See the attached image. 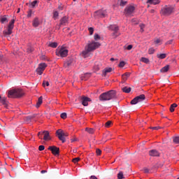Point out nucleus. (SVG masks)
Segmentation results:
<instances>
[{
    "label": "nucleus",
    "mask_w": 179,
    "mask_h": 179,
    "mask_svg": "<svg viewBox=\"0 0 179 179\" xmlns=\"http://www.w3.org/2000/svg\"><path fill=\"white\" fill-rule=\"evenodd\" d=\"M140 28H141V31L143 32V29H145V24H140Z\"/></svg>",
    "instance_id": "obj_54"
},
{
    "label": "nucleus",
    "mask_w": 179,
    "mask_h": 179,
    "mask_svg": "<svg viewBox=\"0 0 179 179\" xmlns=\"http://www.w3.org/2000/svg\"><path fill=\"white\" fill-rule=\"evenodd\" d=\"M108 29L109 30H113V31H118L119 30L118 26L115 24L110 25L109 27H108Z\"/></svg>",
    "instance_id": "obj_20"
},
{
    "label": "nucleus",
    "mask_w": 179,
    "mask_h": 179,
    "mask_svg": "<svg viewBox=\"0 0 179 179\" xmlns=\"http://www.w3.org/2000/svg\"><path fill=\"white\" fill-rule=\"evenodd\" d=\"M94 38L96 41H97V40H100L101 37L99 35V34H95L94 35Z\"/></svg>",
    "instance_id": "obj_40"
},
{
    "label": "nucleus",
    "mask_w": 179,
    "mask_h": 179,
    "mask_svg": "<svg viewBox=\"0 0 179 179\" xmlns=\"http://www.w3.org/2000/svg\"><path fill=\"white\" fill-rule=\"evenodd\" d=\"M176 107H177V103L171 104L169 108L171 113H174V108H176Z\"/></svg>",
    "instance_id": "obj_32"
},
{
    "label": "nucleus",
    "mask_w": 179,
    "mask_h": 179,
    "mask_svg": "<svg viewBox=\"0 0 179 179\" xmlns=\"http://www.w3.org/2000/svg\"><path fill=\"white\" fill-rule=\"evenodd\" d=\"M143 171H144V173H145V174L149 173L150 171L149 169L148 168H143Z\"/></svg>",
    "instance_id": "obj_55"
},
{
    "label": "nucleus",
    "mask_w": 179,
    "mask_h": 179,
    "mask_svg": "<svg viewBox=\"0 0 179 179\" xmlns=\"http://www.w3.org/2000/svg\"><path fill=\"white\" fill-rule=\"evenodd\" d=\"M24 94L23 90L20 89H15L8 91V97L10 99H17V97H22Z\"/></svg>",
    "instance_id": "obj_3"
},
{
    "label": "nucleus",
    "mask_w": 179,
    "mask_h": 179,
    "mask_svg": "<svg viewBox=\"0 0 179 179\" xmlns=\"http://www.w3.org/2000/svg\"><path fill=\"white\" fill-rule=\"evenodd\" d=\"M79 160H80V158L76 157V158H73L72 162H73V163H78V162H79Z\"/></svg>",
    "instance_id": "obj_49"
},
{
    "label": "nucleus",
    "mask_w": 179,
    "mask_h": 179,
    "mask_svg": "<svg viewBox=\"0 0 179 179\" xmlns=\"http://www.w3.org/2000/svg\"><path fill=\"white\" fill-rule=\"evenodd\" d=\"M48 46L52 47V48H57V47H58V43H57L56 42L50 43L48 44Z\"/></svg>",
    "instance_id": "obj_31"
},
{
    "label": "nucleus",
    "mask_w": 179,
    "mask_h": 179,
    "mask_svg": "<svg viewBox=\"0 0 179 179\" xmlns=\"http://www.w3.org/2000/svg\"><path fill=\"white\" fill-rule=\"evenodd\" d=\"M112 71H113L112 68H106L103 70V76H106V75H107L108 73H110V72H112Z\"/></svg>",
    "instance_id": "obj_24"
},
{
    "label": "nucleus",
    "mask_w": 179,
    "mask_h": 179,
    "mask_svg": "<svg viewBox=\"0 0 179 179\" xmlns=\"http://www.w3.org/2000/svg\"><path fill=\"white\" fill-rule=\"evenodd\" d=\"M89 78H90V73H86L81 76V80H86L87 79H89Z\"/></svg>",
    "instance_id": "obj_26"
},
{
    "label": "nucleus",
    "mask_w": 179,
    "mask_h": 179,
    "mask_svg": "<svg viewBox=\"0 0 179 179\" xmlns=\"http://www.w3.org/2000/svg\"><path fill=\"white\" fill-rule=\"evenodd\" d=\"M148 54H150V55L155 54V48H150L148 50Z\"/></svg>",
    "instance_id": "obj_41"
},
{
    "label": "nucleus",
    "mask_w": 179,
    "mask_h": 179,
    "mask_svg": "<svg viewBox=\"0 0 179 179\" xmlns=\"http://www.w3.org/2000/svg\"><path fill=\"white\" fill-rule=\"evenodd\" d=\"M154 43H155V44H160V43H162V40H160V39H159V38L155 39V40L154 41Z\"/></svg>",
    "instance_id": "obj_51"
},
{
    "label": "nucleus",
    "mask_w": 179,
    "mask_h": 179,
    "mask_svg": "<svg viewBox=\"0 0 179 179\" xmlns=\"http://www.w3.org/2000/svg\"><path fill=\"white\" fill-rule=\"evenodd\" d=\"M45 68H47V64L45 63L40 64L36 69V73H38V75H43V72H44Z\"/></svg>",
    "instance_id": "obj_8"
},
{
    "label": "nucleus",
    "mask_w": 179,
    "mask_h": 179,
    "mask_svg": "<svg viewBox=\"0 0 179 179\" xmlns=\"http://www.w3.org/2000/svg\"><path fill=\"white\" fill-rule=\"evenodd\" d=\"M120 5V6H125V5H127V1H125L124 0H121Z\"/></svg>",
    "instance_id": "obj_44"
},
{
    "label": "nucleus",
    "mask_w": 179,
    "mask_h": 179,
    "mask_svg": "<svg viewBox=\"0 0 179 179\" xmlns=\"http://www.w3.org/2000/svg\"><path fill=\"white\" fill-rule=\"evenodd\" d=\"M96 153L97 156H100V155H101V150L97 148L96 150Z\"/></svg>",
    "instance_id": "obj_50"
},
{
    "label": "nucleus",
    "mask_w": 179,
    "mask_h": 179,
    "mask_svg": "<svg viewBox=\"0 0 179 179\" xmlns=\"http://www.w3.org/2000/svg\"><path fill=\"white\" fill-rule=\"evenodd\" d=\"M134 13H135V6L130 5L124 8V15L126 16H134Z\"/></svg>",
    "instance_id": "obj_5"
},
{
    "label": "nucleus",
    "mask_w": 179,
    "mask_h": 179,
    "mask_svg": "<svg viewBox=\"0 0 179 179\" xmlns=\"http://www.w3.org/2000/svg\"><path fill=\"white\" fill-rule=\"evenodd\" d=\"M149 155L152 157H159V156H160V152L157 150H151L149 151Z\"/></svg>",
    "instance_id": "obj_13"
},
{
    "label": "nucleus",
    "mask_w": 179,
    "mask_h": 179,
    "mask_svg": "<svg viewBox=\"0 0 179 179\" xmlns=\"http://www.w3.org/2000/svg\"><path fill=\"white\" fill-rule=\"evenodd\" d=\"M57 9L58 10H64V6L62 3L59 4Z\"/></svg>",
    "instance_id": "obj_47"
},
{
    "label": "nucleus",
    "mask_w": 179,
    "mask_h": 179,
    "mask_svg": "<svg viewBox=\"0 0 179 179\" xmlns=\"http://www.w3.org/2000/svg\"><path fill=\"white\" fill-rule=\"evenodd\" d=\"M124 93H131V88L129 87H124L122 88Z\"/></svg>",
    "instance_id": "obj_23"
},
{
    "label": "nucleus",
    "mask_w": 179,
    "mask_h": 179,
    "mask_svg": "<svg viewBox=\"0 0 179 179\" xmlns=\"http://www.w3.org/2000/svg\"><path fill=\"white\" fill-rule=\"evenodd\" d=\"M157 57L159 59H164V58H166L167 57V54L162 53V54H160V55H157Z\"/></svg>",
    "instance_id": "obj_29"
},
{
    "label": "nucleus",
    "mask_w": 179,
    "mask_h": 179,
    "mask_svg": "<svg viewBox=\"0 0 179 179\" xmlns=\"http://www.w3.org/2000/svg\"><path fill=\"white\" fill-rule=\"evenodd\" d=\"M41 174H44V173H47V170H43L41 171Z\"/></svg>",
    "instance_id": "obj_61"
},
{
    "label": "nucleus",
    "mask_w": 179,
    "mask_h": 179,
    "mask_svg": "<svg viewBox=\"0 0 179 179\" xmlns=\"http://www.w3.org/2000/svg\"><path fill=\"white\" fill-rule=\"evenodd\" d=\"M26 120H27V121H30L31 120V117L27 116V117H26Z\"/></svg>",
    "instance_id": "obj_59"
},
{
    "label": "nucleus",
    "mask_w": 179,
    "mask_h": 179,
    "mask_svg": "<svg viewBox=\"0 0 179 179\" xmlns=\"http://www.w3.org/2000/svg\"><path fill=\"white\" fill-rule=\"evenodd\" d=\"M85 131L88 132V134H94V129H92V128H86Z\"/></svg>",
    "instance_id": "obj_33"
},
{
    "label": "nucleus",
    "mask_w": 179,
    "mask_h": 179,
    "mask_svg": "<svg viewBox=\"0 0 179 179\" xmlns=\"http://www.w3.org/2000/svg\"><path fill=\"white\" fill-rule=\"evenodd\" d=\"M73 62H75L73 58H69L64 64V68H69V66H72V65H73Z\"/></svg>",
    "instance_id": "obj_12"
},
{
    "label": "nucleus",
    "mask_w": 179,
    "mask_h": 179,
    "mask_svg": "<svg viewBox=\"0 0 179 179\" xmlns=\"http://www.w3.org/2000/svg\"><path fill=\"white\" fill-rule=\"evenodd\" d=\"M58 57H62V58H64L68 55V50L65 48H61L58 52H56Z\"/></svg>",
    "instance_id": "obj_11"
},
{
    "label": "nucleus",
    "mask_w": 179,
    "mask_h": 179,
    "mask_svg": "<svg viewBox=\"0 0 179 179\" xmlns=\"http://www.w3.org/2000/svg\"><path fill=\"white\" fill-rule=\"evenodd\" d=\"M111 124H112V122H111V121H108V122H106L105 127H106V128H108V127H110V126L111 125Z\"/></svg>",
    "instance_id": "obj_45"
},
{
    "label": "nucleus",
    "mask_w": 179,
    "mask_h": 179,
    "mask_svg": "<svg viewBox=\"0 0 179 179\" xmlns=\"http://www.w3.org/2000/svg\"><path fill=\"white\" fill-rule=\"evenodd\" d=\"M13 27H15V20H11V21L9 22L8 29V30H13Z\"/></svg>",
    "instance_id": "obj_21"
},
{
    "label": "nucleus",
    "mask_w": 179,
    "mask_h": 179,
    "mask_svg": "<svg viewBox=\"0 0 179 179\" xmlns=\"http://www.w3.org/2000/svg\"><path fill=\"white\" fill-rule=\"evenodd\" d=\"M45 149V147H44V145H40L38 147V150H40V152L44 150Z\"/></svg>",
    "instance_id": "obj_52"
},
{
    "label": "nucleus",
    "mask_w": 179,
    "mask_h": 179,
    "mask_svg": "<svg viewBox=\"0 0 179 179\" xmlns=\"http://www.w3.org/2000/svg\"><path fill=\"white\" fill-rule=\"evenodd\" d=\"M169 69H170V66L169 65H166L164 67H163L162 69H161L160 72H162L163 73L168 72Z\"/></svg>",
    "instance_id": "obj_25"
},
{
    "label": "nucleus",
    "mask_w": 179,
    "mask_h": 179,
    "mask_svg": "<svg viewBox=\"0 0 179 179\" xmlns=\"http://www.w3.org/2000/svg\"><path fill=\"white\" fill-rule=\"evenodd\" d=\"M3 34H4L5 36H10V34H12V30L8 29L7 31H3Z\"/></svg>",
    "instance_id": "obj_34"
},
{
    "label": "nucleus",
    "mask_w": 179,
    "mask_h": 179,
    "mask_svg": "<svg viewBox=\"0 0 179 179\" xmlns=\"http://www.w3.org/2000/svg\"><path fill=\"white\" fill-rule=\"evenodd\" d=\"M117 98V92L115 90H110L106 92L102 93L99 96L100 101H108L113 100V99Z\"/></svg>",
    "instance_id": "obj_2"
},
{
    "label": "nucleus",
    "mask_w": 179,
    "mask_h": 179,
    "mask_svg": "<svg viewBox=\"0 0 179 179\" xmlns=\"http://www.w3.org/2000/svg\"><path fill=\"white\" fill-rule=\"evenodd\" d=\"M0 22H1L2 24L8 23V18L6 17V15H4L0 18Z\"/></svg>",
    "instance_id": "obj_30"
},
{
    "label": "nucleus",
    "mask_w": 179,
    "mask_h": 179,
    "mask_svg": "<svg viewBox=\"0 0 179 179\" xmlns=\"http://www.w3.org/2000/svg\"><path fill=\"white\" fill-rule=\"evenodd\" d=\"M48 150H50L54 156H58L59 155V148L55 145L48 147Z\"/></svg>",
    "instance_id": "obj_10"
},
{
    "label": "nucleus",
    "mask_w": 179,
    "mask_h": 179,
    "mask_svg": "<svg viewBox=\"0 0 179 179\" xmlns=\"http://www.w3.org/2000/svg\"><path fill=\"white\" fill-rule=\"evenodd\" d=\"M173 142H174V143H179V136L173 137Z\"/></svg>",
    "instance_id": "obj_39"
},
{
    "label": "nucleus",
    "mask_w": 179,
    "mask_h": 179,
    "mask_svg": "<svg viewBox=\"0 0 179 179\" xmlns=\"http://www.w3.org/2000/svg\"><path fill=\"white\" fill-rule=\"evenodd\" d=\"M120 68H124L125 66V62H120L119 64Z\"/></svg>",
    "instance_id": "obj_48"
},
{
    "label": "nucleus",
    "mask_w": 179,
    "mask_h": 179,
    "mask_svg": "<svg viewBox=\"0 0 179 179\" xmlns=\"http://www.w3.org/2000/svg\"><path fill=\"white\" fill-rule=\"evenodd\" d=\"M151 129H155V130H158L160 129V127H151Z\"/></svg>",
    "instance_id": "obj_58"
},
{
    "label": "nucleus",
    "mask_w": 179,
    "mask_h": 179,
    "mask_svg": "<svg viewBox=\"0 0 179 179\" xmlns=\"http://www.w3.org/2000/svg\"><path fill=\"white\" fill-rule=\"evenodd\" d=\"M147 3H150V5H159L160 3L159 0H148Z\"/></svg>",
    "instance_id": "obj_19"
},
{
    "label": "nucleus",
    "mask_w": 179,
    "mask_h": 179,
    "mask_svg": "<svg viewBox=\"0 0 179 179\" xmlns=\"http://www.w3.org/2000/svg\"><path fill=\"white\" fill-rule=\"evenodd\" d=\"M58 16H59V13H58V11L57 10L53 11L52 17L55 20H57V19H58Z\"/></svg>",
    "instance_id": "obj_28"
},
{
    "label": "nucleus",
    "mask_w": 179,
    "mask_h": 179,
    "mask_svg": "<svg viewBox=\"0 0 179 179\" xmlns=\"http://www.w3.org/2000/svg\"><path fill=\"white\" fill-rule=\"evenodd\" d=\"M43 131H39L38 133V138H39V139H43V136H41V135H43Z\"/></svg>",
    "instance_id": "obj_53"
},
{
    "label": "nucleus",
    "mask_w": 179,
    "mask_h": 179,
    "mask_svg": "<svg viewBox=\"0 0 179 179\" xmlns=\"http://www.w3.org/2000/svg\"><path fill=\"white\" fill-rule=\"evenodd\" d=\"M132 45H129L127 47V50H128L129 51L132 50Z\"/></svg>",
    "instance_id": "obj_57"
},
{
    "label": "nucleus",
    "mask_w": 179,
    "mask_h": 179,
    "mask_svg": "<svg viewBox=\"0 0 179 179\" xmlns=\"http://www.w3.org/2000/svg\"><path fill=\"white\" fill-rule=\"evenodd\" d=\"M60 117L61 118H62L63 120H65L67 117V115H66V113H62L61 115H60Z\"/></svg>",
    "instance_id": "obj_42"
},
{
    "label": "nucleus",
    "mask_w": 179,
    "mask_h": 179,
    "mask_svg": "<svg viewBox=\"0 0 179 179\" xmlns=\"http://www.w3.org/2000/svg\"><path fill=\"white\" fill-rule=\"evenodd\" d=\"M173 10H174V7L171 6H165L162 9V15H171Z\"/></svg>",
    "instance_id": "obj_6"
},
{
    "label": "nucleus",
    "mask_w": 179,
    "mask_h": 179,
    "mask_svg": "<svg viewBox=\"0 0 179 179\" xmlns=\"http://www.w3.org/2000/svg\"><path fill=\"white\" fill-rule=\"evenodd\" d=\"M37 3H38V1H37V0H34V1H32L31 3V8H35L36 5H37Z\"/></svg>",
    "instance_id": "obj_38"
},
{
    "label": "nucleus",
    "mask_w": 179,
    "mask_h": 179,
    "mask_svg": "<svg viewBox=\"0 0 179 179\" xmlns=\"http://www.w3.org/2000/svg\"><path fill=\"white\" fill-rule=\"evenodd\" d=\"M95 66H96V69H100V67H101L100 63L96 62L95 63Z\"/></svg>",
    "instance_id": "obj_56"
},
{
    "label": "nucleus",
    "mask_w": 179,
    "mask_h": 179,
    "mask_svg": "<svg viewBox=\"0 0 179 179\" xmlns=\"http://www.w3.org/2000/svg\"><path fill=\"white\" fill-rule=\"evenodd\" d=\"M117 178H118V179H122V178H124V173H122V171H120V172L117 173Z\"/></svg>",
    "instance_id": "obj_37"
},
{
    "label": "nucleus",
    "mask_w": 179,
    "mask_h": 179,
    "mask_svg": "<svg viewBox=\"0 0 179 179\" xmlns=\"http://www.w3.org/2000/svg\"><path fill=\"white\" fill-rule=\"evenodd\" d=\"M88 30H89L90 36L93 35V33L94 31V29H93V27L88 28Z\"/></svg>",
    "instance_id": "obj_43"
},
{
    "label": "nucleus",
    "mask_w": 179,
    "mask_h": 179,
    "mask_svg": "<svg viewBox=\"0 0 179 179\" xmlns=\"http://www.w3.org/2000/svg\"><path fill=\"white\" fill-rule=\"evenodd\" d=\"M141 62H144V64H149V59L146 57H141Z\"/></svg>",
    "instance_id": "obj_36"
},
{
    "label": "nucleus",
    "mask_w": 179,
    "mask_h": 179,
    "mask_svg": "<svg viewBox=\"0 0 179 179\" xmlns=\"http://www.w3.org/2000/svg\"><path fill=\"white\" fill-rule=\"evenodd\" d=\"M34 15V11L33 10L29 9V11L27 12V17H31V15Z\"/></svg>",
    "instance_id": "obj_35"
},
{
    "label": "nucleus",
    "mask_w": 179,
    "mask_h": 179,
    "mask_svg": "<svg viewBox=\"0 0 179 179\" xmlns=\"http://www.w3.org/2000/svg\"><path fill=\"white\" fill-rule=\"evenodd\" d=\"M100 45L101 44L99 42L94 41H89L81 53L82 57H83V58H89V57H92V51L97 50Z\"/></svg>",
    "instance_id": "obj_1"
},
{
    "label": "nucleus",
    "mask_w": 179,
    "mask_h": 179,
    "mask_svg": "<svg viewBox=\"0 0 179 179\" xmlns=\"http://www.w3.org/2000/svg\"><path fill=\"white\" fill-rule=\"evenodd\" d=\"M32 26L34 27H38V26H40V21L38 20V17H35L34 19Z\"/></svg>",
    "instance_id": "obj_17"
},
{
    "label": "nucleus",
    "mask_w": 179,
    "mask_h": 179,
    "mask_svg": "<svg viewBox=\"0 0 179 179\" xmlns=\"http://www.w3.org/2000/svg\"><path fill=\"white\" fill-rule=\"evenodd\" d=\"M41 104H43V96H40L38 98V101L36 105V108H38V107H40V106H41Z\"/></svg>",
    "instance_id": "obj_22"
},
{
    "label": "nucleus",
    "mask_w": 179,
    "mask_h": 179,
    "mask_svg": "<svg viewBox=\"0 0 179 179\" xmlns=\"http://www.w3.org/2000/svg\"><path fill=\"white\" fill-rule=\"evenodd\" d=\"M150 13H155V10H150Z\"/></svg>",
    "instance_id": "obj_62"
},
{
    "label": "nucleus",
    "mask_w": 179,
    "mask_h": 179,
    "mask_svg": "<svg viewBox=\"0 0 179 179\" xmlns=\"http://www.w3.org/2000/svg\"><path fill=\"white\" fill-rule=\"evenodd\" d=\"M0 102L1 103V104H3V106H4V107L6 108H8V100H7L6 97H5V96L1 97V96Z\"/></svg>",
    "instance_id": "obj_16"
},
{
    "label": "nucleus",
    "mask_w": 179,
    "mask_h": 179,
    "mask_svg": "<svg viewBox=\"0 0 179 179\" xmlns=\"http://www.w3.org/2000/svg\"><path fill=\"white\" fill-rule=\"evenodd\" d=\"M69 18L66 16L63 17L60 19L59 26H65L68 23Z\"/></svg>",
    "instance_id": "obj_15"
},
{
    "label": "nucleus",
    "mask_w": 179,
    "mask_h": 179,
    "mask_svg": "<svg viewBox=\"0 0 179 179\" xmlns=\"http://www.w3.org/2000/svg\"><path fill=\"white\" fill-rule=\"evenodd\" d=\"M131 76V73H125L122 76L123 80H127Z\"/></svg>",
    "instance_id": "obj_27"
},
{
    "label": "nucleus",
    "mask_w": 179,
    "mask_h": 179,
    "mask_svg": "<svg viewBox=\"0 0 179 179\" xmlns=\"http://www.w3.org/2000/svg\"><path fill=\"white\" fill-rule=\"evenodd\" d=\"M36 116L37 115H31L30 117H31V120H33V118H36Z\"/></svg>",
    "instance_id": "obj_60"
},
{
    "label": "nucleus",
    "mask_w": 179,
    "mask_h": 179,
    "mask_svg": "<svg viewBox=\"0 0 179 179\" xmlns=\"http://www.w3.org/2000/svg\"><path fill=\"white\" fill-rule=\"evenodd\" d=\"M43 134H44L43 140L50 141V132L48 131H43Z\"/></svg>",
    "instance_id": "obj_18"
},
{
    "label": "nucleus",
    "mask_w": 179,
    "mask_h": 179,
    "mask_svg": "<svg viewBox=\"0 0 179 179\" xmlns=\"http://www.w3.org/2000/svg\"><path fill=\"white\" fill-rule=\"evenodd\" d=\"M171 41H169L168 42V44H171Z\"/></svg>",
    "instance_id": "obj_64"
},
{
    "label": "nucleus",
    "mask_w": 179,
    "mask_h": 179,
    "mask_svg": "<svg viewBox=\"0 0 179 179\" xmlns=\"http://www.w3.org/2000/svg\"><path fill=\"white\" fill-rule=\"evenodd\" d=\"M43 87H45V86H50V83H48V81L44 80L43 82Z\"/></svg>",
    "instance_id": "obj_46"
},
{
    "label": "nucleus",
    "mask_w": 179,
    "mask_h": 179,
    "mask_svg": "<svg viewBox=\"0 0 179 179\" xmlns=\"http://www.w3.org/2000/svg\"><path fill=\"white\" fill-rule=\"evenodd\" d=\"M81 100H82L81 102H82L83 106H84L85 107L89 106L88 101H90V98L86 97V96H83Z\"/></svg>",
    "instance_id": "obj_14"
},
{
    "label": "nucleus",
    "mask_w": 179,
    "mask_h": 179,
    "mask_svg": "<svg viewBox=\"0 0 179 179\" xmlns=\"http://www.w3.org/2000/svg\"><path fill=\"white\" fill-rule=\"evenodd\" d=\"M56 134L59 139V141H62V143H65L66 136H68L69 134L67 132L64 131L62 129H58L56 131Z\"/></svg>",
    "instance_id": "obj_4"
},
{
    "label": "nucleus",
    "mask_w": 179,
    "mask_h": 179,
    "mask_svg": "<svg viewBox=\"0 0 179 179\" xmlns=\"http://www.w3.org/2000/svg\"><path fill=\"white\" fill-rule=\"evenodd\" d=\"M19 12H20V8L17 9V13H19Z\"/></svg>",
    "instance_id": "obj_63"
},
{
    "label": "nucleus",
    "mask_w": 179,
    "mask_h": 179,
    "mask_svg": "<svg viewBox=\"0 0 179 179\" xmlns=\"http://www.w3.org/2000/svg\"><path fill=\"white\" fill-rule=\"evenodd\" d=\"M107 15V11L99 10L98 11L94 12V16L95 17H106V15Z\"/></svg>",
    "instance_id": "obj_9"
},
{
    "label": "nucleus",
    "mask_w": 179,
    "mask_h": 179,
    "mask_svg": "<svg viewBox=\"0 0 179 179\" xmlns=\"http://www.w3.org/2000/svg\"><path fill=\"white\" fill-rule=\"evenodd\" d=\"M145 94H141L136 97H135L133 100L131 101V104H138V103L141 101H143L145 100Z\"/></svg>",
    "instance_id": "obj_7"
}]
</instances>
